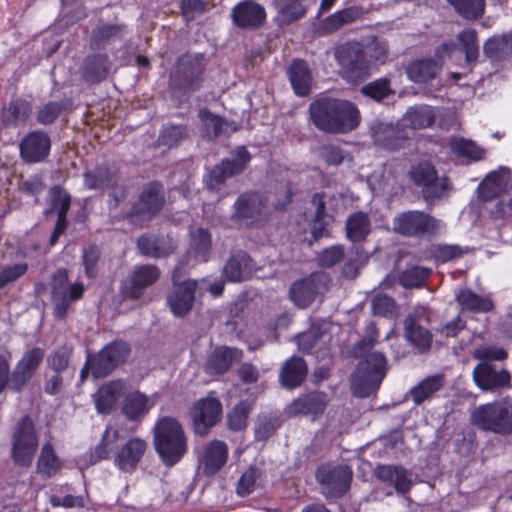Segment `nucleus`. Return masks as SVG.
I'll return each instance as SVG.
<instances>
[{"label":"nucleus","instance_id":"59","mask_svg":"<svg viewBox=\"0 0 512 512\" xmlns=\"http://www.w3.org/2000/svg\"><path fill=\"white\" fill-rule=\"evenodd\" d=\"M249 413L250 405L245 401L240 402L228 414V427L234 431L243 429L247 425Z\"/></svg>","mask_w":512,"mask_h":512},{"label":"nucleus","instance_id":"55","mask_svg":"<svg viewBox=\"0 0 512 512\" xmlns=\"http://www.w3.org/2000/svg\"><path fill=\"white\" fill-rule=\"evenodd\" d=\"M431 270L422 266H413L403 271L399 277L400 284L405 288L420 287L429 276Z\"/></svg>","mask_w":512,"mask_h":512},{"label":"nucleus","instance_id":"61","mask_svg":"<svg viewBox=\"0 0 512 512\" xmlns=\"http://www.w3.org/2000/svg\"><path fill=\"white\" fill-rule=\"evenodd\" d=\"M472 356L480 362L502 361L507 358V352L496 345H481L475 348Z\"/></svg>","mask_w":512,"mask_h":512},{"label":"nucleus","instance_id":"48","mask_svg":"<svg viewBox=\"0 0 512 512\" xmlns=\"http://www.w3.org/2000/svg\"><path fill=\"white\" fill-rule=\"evenodd\" d=\"M275 4L280 25H289L302 18L306 13L300 0H276Z\"/></svg>","mask_w":512,"mask_h":512},{"label":"nucleus","instance_id":"18","mask_svg":"<svg viewBox=\"0 0 512 512\" xmlns=\"http://www.w3.org/2000/svg\"><path fill=\"white\" fill-rule=\"evenodd\" d=\"M44 356L45 351L40 347L24 352L10 375V389L20 391L40 367Z\"/></svg>","mask_w":512,"mask_h":512},{"label":"nucleus","instance_id":"11","mask_svg":"<svg viewBox=\"0 0 512 512\" xmlns=\"http://www.w3.org/2000/svg\"><path fill=\"white\" fill-rule=\"evenodd\" d=\"M412 182L421 188L426 201L440 199L448 194L450 184L447 178H439L434 166L428 162H421L410 170Z\"/></svg>","mask_w":512,"mask_h":512},{"label":"nucleus","instance_id":"9","mask_svg":"<svg viewBox=\"0 0 512 512\" xmlns=\"http://www.w3.org/2000/svg\"><path fill=\"white\" fill-rule=\"evenodd\" d=\"M366 51L358 42H348L338 46L334 52L343 76L357 81L369 75V60Z\"/></svg>","mask_w":512,"mask_h":512},{"label":"nucleus","instance_id":"8","mask_svg":"<svg viewBox=\"0 0 512 512\" xmlns=\"http://www.w3.org/2000/svg\"><path fill=\"white\" fill-rule=\"evenodd\" d=\"M164 203L165 195L162 185L159 182L147 184L128 213L129 221L135 225L149 222L161 211Z\"/></svg>","mask_w":512,"mask_h":512},{"label":"nucleus","instance_id":"52","mask_svg":"<svg viewBox=\"0 0 512 512\" xmlns=\"http://www.w3.org/2000/svg\"><path fill=\"white\" fill-rule=\"evenodd\" d=\"M461 51L467 63L475 62L479 56L477 34L474 29H465L457 36Z\"/></svg>","mask_w":512,"mask_h":512},{"label":"nucleus","instance_id":"49","mask_svg":"<svg viewBox=\"0 0 512 512\" xmlns=\"http://www.w3.org/2000/svg\"><path fill=\"white\" fill-rule=\"evenodd\" d=\"M370 232V220L366 213L356 212L346 220V233L352 242H360Z\"/></svg>","mask_w":512,"mask_h":512},{"label":"nucleus","instance_id":"3","mask_svg":"<svg viewBox=\"0 0 512 512\" xmlns=\"http://www.w3.org/2000/svg\"><path fill=\"white\" fill-rule=\"evenodd\" d=\"M154 445L166 466H173L182 459L187 451V440L177 419L165 416L156 422Z\"/></svg>","mask_w":512,"mask_h":512},{"label":"nucleus","instance_id":"63","mask_svg":"<svg viewBox=\"0 0 512 512\" xmlns=\"http://www.w3.org/2000/svg\"><path fill=\"white\" fill-rule=\"evenodd\" d=\"M103 351L106 352L107 357L117 367L123 363L130 354V347L124 341H114L104 346Z\"/></svg>","mask_w":512,"mask_h":512},{"label":"nucleus","instance_id":"15","mask_svg":"<svg viewBox=\"0 0 512 512\" xmlns=\"http://www.w3.org/2000/svg\"><path fill=\"white\" fill-rule=\"evenodd\" d=\"M251 159L243 146L238 147L231 157L223 159L208 173L205 183L211 190L217 189L226 179L242 173Z\"/></svg>","mask_w":512,"mask_h":512},{"label":"nucleus","instance_id":"21","mask_svg":"<svg viewBox=\"0 0 512 512\" xmlns=\"http://www.w3.org/2000/svg\"><path fill=\"white\" fill-rule=\"evenodd\" d=\"M370 135L374 143L387 150H398L408 139V133L400 123L375 121L370 126Z\"/></svg>","mask_w":512,"mask_h":512},{"label":"nucleus","instance_id":"53","mask_svg":"<svg viewBox=\"0 0 512 512\" xmlns=\"http://www.w3.org/2000/svg\"><path fill=\"white\" fill-rule=\"evenodd\" d=\"M60 469V462L50 444H45L37 463V471L48 477L54 475Z\"/></svg>","mask_w":512,"mask_h":512},{"label":"nucleus","instance_id":"2","mask_svg":"<svg viewBox=\"0 0 512 512\" xmlns=\"http://www.w3.org/2000/svg\"><path fill=\"white\" fill-rule=\"evenodd\" d=\"M309 118L313 125L326 133H346L355 129L360 121L356 106L346 100L320 98L309 105Z\"/></svg>","mask_w":512,"mask_h":512},{"label":"nucleus","instance_id":"62","mask_svg":"<svg viewBox=\"0 0 512 512\" xmlns=\"http://www.w3.org/2000/svg\"><path fill=\"white\" fill-rule=\"evenodd\" d=\"M28 271L27 263L0 266V289L20 279Z\"/></svg>","mask_w":512,"mask_h":512},{"label":"nucleus","instance_id":"5","mask_svg":"<svg viewBox=\"0 0 512 512\" xmlns=\"http://www.w3.org/2000/svg\"><path fill=\"white\" fill-rule=\"evenodd\" d=\"M471 423L482 431L508 435L512 433V398L505 397L477 406L471 413Z\"/></svg>","mask_w":512,"mask_h":512},{"label":"nucleus","instance_id":"51","mask_svg":"<svg viewBox=\"0 0 512 512\" xmlns=\"http://www.w3.org/2000/svg\"><path fill=\"white\" fill-rule=\"evenodd\" d=\"M198 116L204 129V135L209 140H213L221 135L225 126H227L226 121L222 117L213 114L206 108L200 109Z\"/></svg>","mask_w":512,"mask_h":512},{"label":"nucleus","instance_id":"57","mask_svg":"<svg viewBox=\"0 0 512 512\" xmlns=\"http://www.w3.org/2000/svg\"><path fill=\"white\" fill-rule=\"evenodd\" d=\"M89 365L91 373L95 378L106 377L116 368L103 349H101L95 356L89 357Z\"/></svg>","mask_w":512,"mask_h":512},{"label":"nucleus","instance_id":"54","mask_svg":"<svg viewBox=\"0 0 512 512\" xmlns=\"http://www.w3.org/2000/svg\"><path fill=\"white\" fill-rule=\"evenodd\" d=\"M188 137V129L184 125L168 124L160 132L158 142L160 145L173 147Z\"/></svg>","mask_w":512,"mask_h":512},{"label":"nucleus","instance_id":"38","mask_svg":"<svg viewBox=\"0 0 512 512\" xmlns=\"http://www.w3.org/2000/svg\"><path fill=\"white\" fill-rule=\"evenodd\" d=\"M435 119L436 114L431 106L416 105L406 111L401 118V125L411 129H423L430 127Z\"/></svg>","mask_w":512,"mask_h":512},{"label":"nucleus","instance_id":"58","mask_svg":"<svg viewBox=\"0 0 512 512\" xmlns=\"http://www.w3.org/2000/svg\"><path fill=\"white\" fill-rule=\"evenodd\" d=\"M361 91L365 96L376 101H381L393 94V90L390 88V82L386 78L377 79L368 83L362 87Z\"/></svg>","mask_w":512,"mask_h":512},{"label":"nucleus","instance_id":"1","mask_svg":"<svg viewBox=\"0 0 512 512\" xmlns=\"http://www.w3.org/2000/svg\"><path fill=\"white\" fill-rule=\"evenodd\" d=\"M379 333L374 324L367 326L366 335L352 347L356 358H364L351 378V391L354 396L364 398L374 393L386 374V357L383 353L372 351L378 343Z\"/></svg>","mask_w":512,"mask_h":512},{"label":"nucleus","instance_id":"7","mask_svg":"<svg viewBox=\"0 0 512 512\" xmlns=\"http://www.w3.org/2000/svg\"><path fill=\"white\" fill-rule=\"evenodd\" d=\"M85 287L82 283L69 282L66 269H58L52 276L51 294L54 304L53 313L58 319H63L69 312L73 302L82 298Z\"/></svg>","mask_w":512,"mask_h":512},{"label":"nucleus","instance_id":"17","mask_svg":"<svg viewBox=\"0 0 512 512\" xmlns=\"http://www.w3.org/2000/svg\"><path fill=\"white\" fill-rule=\"evenodd\" d=\"M222 404L212 397L198 400L191 409L194 432L204 436L221 418Z\"/></svg>","mask_w":512,"mask_h":512},{"label":"nucleus","instance_id":"14","mask_svg":"<svg viewBox=\"0 0 512 512\" xmlns=\"http://www.w3.org/2000/svg\"><path fill=\"white\" fill-rule=\"evenodd\" d=\"M232 219L247 226H257L265 222L269 215L266 199L258 192L242 193L233 205Z\"/></svg>","mask_w":512,"mask_h":512},{"label":"nucleus","instance_id":"39","mask_svg":"<svg viewBox=\"0 0 512 512\" xmlns=\"http://www.w3.org/2000/svg\"><path fill=\"white\" fill-rule=\"evenodd\" d=\"M124 387V382L118 380L112 381L99 388L94 396L97 411L102 414L110 413L124 390Z\"/></svg>","mask_w":512,"mask_h":512},{"label":"nucleus","instance_id":"46","mask_svg":"<svg viewBox=\"0 0 512 512\" xmlns=\"http://www.w3.org/2000/svg\"><path fill=\"white\" fill-rule=\"evenodd\" d=\"M485 55L492 60H502L512 53V32L494 36L484 44Z\"/></svg>","mask_w":512,"mask_h":512},{"label":"nucleus","instance_id":"19","mask_svg":"<svg viewBox=\"0 0 512 512\" xmlns=\"http://www.w3.org/2000/svg\"><path fill=\"white\" fill-rule=\"evenodd\" d=\"M159 277L160 270L155 265L136 266L123 284L122 293L128 299H139L145 289L156 283Z\"/></svg>","mask_w":512,"mask_h":512},{"label":"nucleus","instance_id":"24","mask_svg":"<svg viewBox=\"0 0 512 512\" xmlns=\"http://www.w3.org/2000/svg\"><path fill=\"white\" fill-rule=\"evenodd\" d=\"M231 17L237 27L255 30L265 23L266 11L262 5L252 0H245L233 7Z\"/></svg>","mask_w":512,"mask_h":512},{"label":"nucleus","instance_id":"25","mask_svg":"<svg viewBox=\"0 0 512 512\" xmlns=\"http://www.w3.org/2000/svg\"><path fill=\"white\" fill-rule=\"evenodd\" d=\"M148 443L141 437H132L119 449L114 458L115 465L123 472L135 470L143 458Z\"/></svg>","mask_w":512,"mask_h":512},{"label":"nucleus","instance_id":"22","mask_svg":"<svg viewBox=\"0 0 512 512\" xmlns=\"http://www.w3.org/2000/svg\"><path fill=\"white\" fill-rule=\"evenodd\" d=\"M228 446L221 440H212L203 446L198 456V469L206 477L216 475L226 464Z\"/></svg>","mask_w":512,"mask_h":512},{"label":"nucleus","instance_id":"35","mask_svg":"<svg viewBox=\"0 0 512 512\" xmlns=\"http://www.w3.org/2000/svg\"><path fill=\"white\" fill-rule=\"evenodd\" d=\"M290 83L296 95L309 94L312 84L311 72L308 64L303 60H294L287 71Z\"/></svg>","mask_w":512,"mask_h":512},{"label":"nucleus","instance_id":"29","mask_svg":"<svg viewBox=\"0 0 512 512\" xmlns=\"http://www.w3.org/2000/svg\"><path fill=\"white\" fill-rule=\"evenodd\" d=\"M364 14L363 8L359 6H350L322 20L317 28L321 34H329L337 31L346 24L352 23Z\"/></svg>","mask_w":512,"mask_h":512},{"label":"nucleus","instance_id":"13","mask_svg":"<svg viewBox=\"0 0 512 512\" xmlns=\"http://www.w3.org/2000/svg\"><path fill=\"white\" fill-rule=\"evenodd\" d=\"M330 282L331 279L326 273H312L292 284L289 290L290 298L297 306L305 308L317 299L322 300Z\"/></svg>","mask_w":512,"mask_h":512},{"label":"nucleus","instance_id":"44","mask_svg":"<svg viewBox=\"0 0 512 512\" xmlns=\"http://www.w3.org/2000/svg\"><path fill=\"white\" fill-rule=\"evenodd\" d=\"M441 70V65L435 60H417L408 65L406 73L415 83H426L433 80Z\"/></svg>","mask_w":512,"mask_h":512},{"label":"nucleus","instance_id":"10","mask_svg":"<svg viewBox=\"0 0 512 512\" xmlns=\"http://www.w3.org/2000/svg\"><path fill=\"white\" fill-rule=\"evenodd\" d=\"M442 222L429 214L412 210L398 214L393 219V229L404 236H432L442 229Z\"/></svg>","mask_w":512,"mask_h":512},{"label":"nucleus","instance_id":"12","mask_svg":"<svg viewBox=\"0 0 512 512\" xmlns=\"http://www.w3.org/2000/svg\"><path fill=\"white\" fill-rule=\"evenodd\" d=\"M353 472L347 465L324 464L316 471L321 493L326 498H338L350 488Z\"/></svg>","mask_w":512,"mask_h":512},{"label":"nucleus","instance_id":"26","mask_svg":"<svg viewBox=\"0 0 512 512\" xmlns=\"http://www.w3.org/2000/svg\"><path fill=\"white\" fill-rule=\"evenodd\" d=\"M242 357V351L221 346L215 348L207 358L205 371L211 375H220L229 370L233 362Z\"/></svg>","mask_w":512,"mask_h":512},{"label":"nucleus","instance_id":"30","mask_svg":"<svg viewBox=\"0 0 512 512\" xmlns=\"http://www.w3.org/2000/svg\"><path fill=\"white\" fill-rule=\"evenodd\" d=\"M327 405L326 395L322 392H312L295 399L289 406L291 415L321 414Z\"/></svg>","mask_w":512,"mask_h":512},{"label":"nucleus","instance_id":"60","mask_svg":"<svg viewBox=\"0 0 512 512\" xmlns=\"http://www.w3.org/2000/svg\"><path fill=\"white\" fill-rule=\"evenodd\" d=\"M469 247H462L456 244H443L435 248V257L438 261L443 263L457 260L469 253Z\"/></svg>","mask_w":512,"mask_h":512},{"label":"nucleus","instance_id":"40","mask_svg":"<svg viewBox=\"0 0 512 512\" xmlns=\"http://www.w3.org/2000/svg\"><path fill=\"white\" fill-rule=\"evenodd\" d=\"M211 249V234L208 230L197 228L190 233V245L187 252L188 258H194L195 262H207Z\"/></svg>","mask_w":512,"mask_h":512},{"label":"nucleus","instance_id":"20","mask_svg":"<svg viewBox=\"0 0 512 512\" xmlns=\"http://www.w3.org/2000/svg\"><path fill=\"white\" fill-rule=\"evenodd\" d=\"M51 138L47 132L34 130L26 134L19 144L20 157L25 163H39L50 154Z\"/></svg>","mask_w":512,"mask_h":512},{"label":"nucleus","instance_id":"36","mask_svg":"<svg viewBox=\"0 0 512 512\" xmlns=\"http://www.w3.org/2000/svg\"><path fill=\"white\" fill-rule=\"evenodd\" d=\"M510 178L511 172L506 167L489 173L480 185L483 198L492 199L504 193L509 186Z\"/></svg>","mask_w":512,"mask_h":512},{"label":"nucleus","instance_id":"42","mask_svg":"<svg viewBox=\"0 0 512 512\" xmlns=\"http://www.w3.org/2000/svg\"><path fill=\"white\" fill-rule=\"evenodd\" d=\"M444 383L445 380L442 374L431 375L421 380L410 390L409 394L413 402L419 405L424 401L430 400L444 387Z\"/></svg>","mask_w":512,"mask_h":512},{"label":"nucleus","instance_id":"56","mask_svg":"<svg viewBox=\"0 0 512 512\" xmlns=\"http://www.w3.org/2000/svg\"><path fill=\"white\" fill-rule=\"evenodd\" d=\"M122 31V27L118 25L101 24L98 25L91 35V46L93 48H101L107 41L118 36Z\"/></svg>","mask_w":512,"mask_h":512},{"label":"nucleus","instance_id":"50","mask_svg":"<svg viewBox=\"0 0 512 512\" xmlns=\"http://www.w3.org/2000/svg\"><path fill=\"white\" fill-rule=\"evenodd\" d=\"M456 13L466 20L480 19L485 12V0H446Z\"/></svg>","mask_w":512,"mask_h":512},{"label":"nucleus","instance_id":"4","mask_svg":"<svg viewBox=\"0 0 512 512\" xmlns=\"http://www.w3.org/2000/svg\"><path fill=\"white\" fill-rule=\"evenodd\" d=\"M205 63L200 54L181 56L170 76V91L179 101L187 100L200 88Z\"/></svg>","mask_w":512,"mask_h":512},{"label":"nucleus","instance_id":"43","mask_svg":"<svg viewBox=\"0 0 512 512\" xmlns=\"http://www.w3.org/2000/svg\"><path fill=\"white\" fill-rule=\"evenodd\" d=\"M307 374V366L300 357L288 360L280 372L281 384L289 389L299 386Z\"/></svg>","mask_w":512,"mask_h":512},{"label":"nucleus","instance_id":"47","mask_svg":"<svg viewBox=\"0 0 512 512\" xmlns=\"http://www.w3.org/2000/svg\"><path fill=\"white\" fill-rule=\"evenodd\" d=\"M451 151L459 157L471 161H479L485 158V149L478 146L474 141L463 137H451L449 140Z\"/></svg>","mask_w":512,"mask_h":512},{"label":"nucleus","instance_id":"6","mask_svg":"<svg viewBox=\"0 0 512 512\" xmlns=\"http://www.w3.org/2000/svg\"><path fill=\"white\" fill-rule=\"evenodd\" d=\"M38 448V438L34 423L24 416L14 427L12 433L11 457L15 465L29 467Z\"/></svg>","mask_w":512,"mask_h":512},{"label":"nucleus","instance_id":"34","mask_svg":"<svg viewBox=\"0 0 512 512\" xmlns=\"http://www.w3.org/2000/svg\"><path fill=\"white\" fill-rule=\"evenodd\" d=\"M32 113V106L28 101L16 99L9 103L1 112V123L6 128H16L24 125Z\"/></svg>","mask_w":512,"mask_h":512},{"label":"nucleus","instance_id":"16","mask_svg":"<svg viewBox=\"0 0 512 512\" xmlns=\"http://www.w3.org/2000/svg\"><path fill=\"white\" fill-rule=\"evenodd\" d=\"M179 272L180 267H176L172 275L174 289L167 296V303L175 316H183L192 309L198 286V282L195 280L180 282Z\"/></svg>","mask_w":512,"mask_h":512},{"label":"nucleus","instance_id":"28","mask_svg":"<svg viewBox=\"0 0 512 512\" xmlns=\"http://www.w3.org/2000/svg\"><path fill=\"white\" fill-rule=\"evenodd\" d=\"M376 477L395 488L399 494L407 493L412 481L406 469L394 465H379L375 470Z\"/></svg>","mask_w":512,"mask_h":512},{"label":"nucleus","instance_id":"41","mask_svg":"<svg viewBox=\"0 0 512 512\" xmlns=\"http://www.w3.org/2000/svg\"><path fill=\"white\" fill-rule=\"evenodd\" d=\"M405 336L420 351L427 350L432 341L431 333L423 328L416 314H410L404 321Z\"/></svg>","mask_w":512,"mask_h":512},{"label":"nucleus","instance_id":"32","mask_svg":"<svg viewBox=\"0 0 512 512\" xmlns=\"http://www.w3.org/2000/svg\"><path fill=\"white\" fill-rule=\"evenodd\" d=\"M112 63L105 54L88 56L82 66V76L89 83H99L106 79Z\"/></svg>","mask_w":512,"mask_h":512},{"label":"nucleus","instance_id":"37","mask_svg":"<svg viewBox=\"0 0 512 512\" xmlns=\"http://www.w3.org/2000/svg\"><path fill=\"white\" fill-rule=\"evenodd\" d=\"M456 301L462 310L472 313H488L494 309V303L489 296H481L469 288L458 291Z\"/></svg>","mask_w":512,"mask_h":512},{"label":"nucleus","instance_id":"23","mask_svg":"<svg viewBox=\"0 0 512 512\" xmlns=\"http://www.w3.org/2000/svg\"><path fill=\"white\" fill-rule=\"evenodd\" d=\"M473 380L483 391H493L510 386L511 375L506 369H498L488 362H480L472 372Z\"/></svg>","mask_w":512,"mask_h":512},{"label":"nucleus","instance_id":"64","mask_svg":"<svg viewBox=\"0 0 512 512\" xmlns=\"http://www.w3.org/2000/svg\"><path fill=\"white\" fill-rule=\"evenodd\" d=\"M71 355V349L60 347L54 350L47 358L48 366L56 373L64 371L68 364Z\"/></svg>","mask_w":512,"mask_h":512},{"label":"nucleus","instance_id":"27","mask_svg":"<svg viewBox=\"0 0 512 512\" xmlns=\"http://www.w3.org/2000/svg\"><path fill=\"white\" fill-rule=\"evenodd\" d=\"M83 179L84 186L88 190L105 191L118 183L119 176L107 165H98L87 169L83 174Z\"/></svg>","mask_w":512,"mask_h":512},{"label":"nucleus","instance_id":"31","mask_svg":"<svg viewBox=\"0 0 512 512\" xmlns=\"http://www.w3.org/2000/svg\"><path fill=\"white\" fill-rule=\"evenodd\" d=\"M254 270L250 256L239 252L231 256L223 268V274L231 282H240L247 279Z\"/></svg>","mask_w":512,"mask_h":512},{"label":"nucleus","instance_id":"45","mask_svg":"<svg viewBox=\"0 0 512 512\" xmlns=\"http://www.w3.org/2000/svg\"><path fill=\"white\" fill-rule=\"evenodd\" d=\"M137 247L142 254L153 258H162L174 251L171 241L153 236H141L137 241Z\"/></svg>","mask_w":512,"mask_h":512},{"label":"nucleus","instance_id":"33","mask_svg":"<svg viewBox=\"0 0 512 512\" xmlns=\"http://www.w3.org/2000/svg\"><path fill=\"white\" fill-rule=\"evenodd\" d=\"M154 405L153 398L139 391H134L125 396L122 413L127 419L134 421L144 417Z\"/></svg>","mask_w":512,"mask_h":512}]
</instances>
